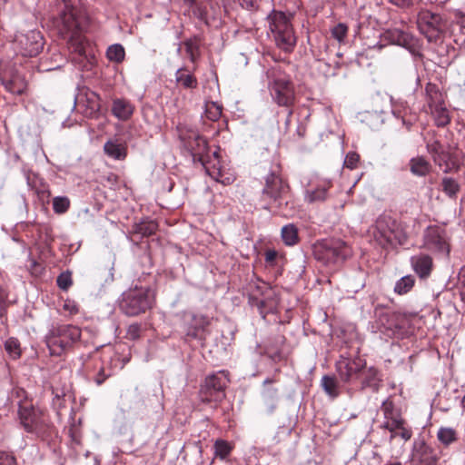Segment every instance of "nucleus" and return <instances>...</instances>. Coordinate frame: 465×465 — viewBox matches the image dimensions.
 <instances>
[{
    "instance_id": "aec40b11",
    "label": "nucleus",
    "mask_w": 465,
    "mask_h": 465,
    "mask_svg": "<svg viewBox=\"0 0 465 465\" xmlns=\"http://www.w3.org/2000/svg\"><path fill=\"white\" fill-rule=\"evenodd\" d=\"M412 270L420 279H427L433 269L432 258L426 253H419L411 257Z\"/></svg>"
},
{
    "instance_id": "c756f323",
    "label": "nucleus",
    "mask_w": 465,
    "mask_h": 465,
    "mask_svg": "<svg viewBox=\"0 0 465 465\" xmlns=\"http://www.w3.org/2000/svg\"><path fill=\"white\" fill-rule=\"evenodd\" d=\"M262 398L269 412H272L279 401L278 390L273 387H266L262 392Z\"/></svg>"
},
{
    "instance_id": "ddd939ff",
    "label": "nucleus",
    "mask_w": 465,
    "mask_h": 465,
    "mask_svg": "<svg viewBox=\"0 0 465 465\" xmlns=\"http://www.w3.org/2000/svg\"><path fill=\"white\" fill-rule=\"evenodd\" d=\"M228 383L225 371H219L205 378L201 387L200 397L204 402H218L224 397V389Z\"/></svg>"
},
{
    "instance_id": "0e129e2a",
    "label": "nucleus",
    "mask_w": 465,
    "mask_h": 465,
    "mask_svg": "<svg viewBox=\"0 0 465 465\" xmlns=\"http://www.w3.org/2000/svg\"><path fill=\"white\" fill-rule=\"evenodd\" d=\"M390 435V442H391L396 437H399L398 430H389Z\"/></svg>"
},
{
    "instance_id": "338daca9",
    "label": "nucleus",
    "mask_w": 465,
    "mask_h": 465,
    "mask_svg": "<svg viewBox=\"0 0 465 465\" xmlns=\"http://www.w3.org/2000/svg\"><path fill=\"white\" fill-rule=\"evenodd\" d=\"M292 111L289 110L288 111V114H287V118H286V121H285L286 127H288L290 123H291V116H292Z\"/></svg>"
},
{
    "instance_id": "bf43d9fd",
    "label": "nucleus",
    "mask_w": 465,
    "mask_h": 465,
    "mask_svg": "<svg viewBox=\"0 0 465 465\" xmlns=\"http://www.w3.org/2000/svg\"><path fill=\"white\" fill-rule=\"evenodd\" d=\"M252 306H257V308H258V309H259V311H260V313H261V314L262 315V317L264 318V317H265V314H264V312H263V311H262V308H263V306H264V301H263V300H258V299H256V300H254V301H252Z\"/></svg>"
},
{
    "instance_id": "c03bdc74",
    "label": "nucleus",
    "mask_w": 465,
    "mask_h": 465,
    "mask_svg": "<svg viewBox=\"0 0 465 465\" xmlns=\"http://www.w3.org/2000/svg\"><path fill=\"white\" fill-rule=\"evenodd\" d=\"M157 227V223L153 221L142 223L137 226V232L143 236H149L156 232Z\"/></svg>"
},
{
    "instance_id": "9b49d317",
    "label": "nucleus",
    "mask_w": 465,
    "mask_h": 465,
    "mask_svg": "<svg viewBox=\"0 0 465 465\" xmlns=\"http://www.w3.org/2000/svg\"><path fill=\"white\" fill-rule=\"evenodd\" d=\"M272 95L281 106L290 107L294 103V87L291 77L280 71H272Z\"/></svg>"
},
{
    "instance_id": "4d7b16f0",
    "label": "nucleus",
    "mask_w": 465,
    "mask_h": 465,
    "mask_svg": "<svg viewBox=\"0 0 465 465\" xmlns=\"http://www.w3.org/2000/svg\"><path fill=\"white\" fill-rule=\"evenodd\" d=\"M240 5L245 9H251L255 6L256 0H239Z\"/></svg>"
},
{
    "instance_id": "13d9d810",
    "label": "nucleus",
    "mask_w": 465,
    "mask_h": 465,
    "mask_svg": "<svg viewBox=\"0 0 465 465\" xmlns=\"http://www.w3.org/2000/svg\"><path fill=\"white\" fill-rule=\"evenodd\" d=\"M391 4L399 6V7H406L409 6L411 3V0H389Z\"/></svg>"
},
{
    "instance_id": "4468645a",
    "label": "nucleus",
    "mask_w": 465,
    "mask_h": 465,
    "mask_svg": "<svg viewBox=\"0 0 465 465\" xmlns=\"http://www.w3.org/2000/svg\"><path fill=\"white\" fill-rule=\"evenodd\" d=\"M422 247L433 252L448 255L450 245L446 230L438 225L428 226L423 232Z\"/></svg>"
},
{
    "instance_id": "5fc2aeb1",
    "label": "nucleus",
    "mask_w": 465,
    "mask_h": 465,
    "mask_svg": "<svg viewBox=\"0 0 465 465\" xmlns=\"http://www.w3.org/2000/svg\"><path fill=\"white\" fill-rule=\"evenodd\" d=\"M213 105L214 107V111L212 112L211 110H208V118L212 119L213 121H215L221 116L222 111L219 106H215L214 104Z\"/></svg>"
},
{
    "instance_id": "a211bd4d",
    "label": "nucleus",
    "mask_w": 465,
    "mask_h": 465,
    "mask_svg": "<svg viewBox=\"0 0 465 465\" xmlns=\"http://www.w3.org/2000/svg\"><path fill=\"white\" fill-rule=\"evenodd\" d=\"M438 453L424 441L417 442L413 446L411 465H437Z\"/></svg>"
},
{
    "instance_id": "b1692460",
    "label": "nucleus",
    "mask_w": 465,
    "mask_h": 465,
    "mask_svg": "<svg viewBox=\"0 0 465 465\" xmlns=\"http://www.w3.org/2000/svg\"><path fill=\"white\" fill-rule=\"evenodd\" d=\"M104 152L108 157L118 161L124 160L127 156L125 143L117 140H108L104 145Z\"/></svg>"
},
{
    "instance_id": "680f3d73",
    "label": "nucleus",
    "mask_w": 465,
    "mask_h": 465,
    "mask_svg": "<svg viewBox=\"0 0 465 465\" xmlns=\"http://www.w3.org/2000/svg\"><path fill=\"white\" fill-rule=\"evenodd\" d=\"M105 379H106V377L104 375L103 371H101L98 373V375H97V377H96V379H95V381H96V383H97L98 385H101V384L105 381Z\"/></svg>"
},
{
    "instance_id": "473e14b6",
    "label": "nucleus",
    "mask_w": 465,
    "mask_h": 465,
    "mask_svg": "<svg viewBox=\"0 0 465 465\" xmlns=\"http://www.w3.org/2000/svg\"><path fill=\"white\" fill-rule=\"evenodd\" d=\"M415 279L412 275H405L398 280L394 286V292L399 295L408 293L414 286Z\"/></svg>"
},
{
    "instance_id": "2f4dec72",
    "label": "nucleus",
    "mask_w": 465,
    "mask_h": 465,
    "mask_svg": "<svg viewBox=\"0 0 465 465\" xmlns=\"http://www.w3.org/2000/svg\"><path fill=\"white\" fill-rule=\"evenodd\" d=\"M5 88L14 94H22L26 89L25 82L18 76H15L9 80L2 79Z\"/></svg>"
},
{
    "instance_id": "3c124183",
    "label": "nucleus",
    "mask_w": 465,
    "mask_h": 465,
    "mask_svg": "<svg viewBox=\"0 0 465 465\" xmlns=\"http://www.w3.org/2000/svg\"><path fill=\"white\" fill-rule=\"evenodd\" d=\"M0 465H15V459L9 453L0 450Z\"/></svg>"
},
{
    "instance_id": "f257e3e1",
    "label": "nucleus",
    "mask_w": 465,
    "mask_h": 465,
    "mask_svg": "<svg viewBox=\"0 0 465 465\" xmlns=\"http://www.w3.org/2000/svg\"><path fill=\"white\" fill-rule=\"evenodd\" d=\"M262 197L268 201V209L273 210L282 216H292L294 213V203L289 184L281 176L279 164L272 166L264 177Z\"/></svg>"
},
{
    "instance_id": "0eeeda50",
    "label": "nucleus",
    "mask_w": 465,
    "mask_h": 465,
    "mask_svg": "<svg viewBox=\"0 0 465 465\" xmlns=\"http://www.w3.org/2000/svg\"><path fill=\"white\" fill-rule=\"evenodd\" d=\"M316 260L325 265L343 262L351 254L350 246L341 239H329L319 242L313 249Z\"/></svg>"
},
{
    "instance_id": "c9c22d12",
    "label": "nucleus",
    "mask_w": 465,
    "mask_h": 465,
    "mask_svg": "<svg viewBox=\"0 0 465 465\" xmlns=\"http://www.w3.org/2000/svg\"><path fill=\"white\" fill-rule=\"evenodd\" d=\"M437 438L445 446H449L458 439L456 430L448 427L440 428L437 433Z\"/></svg>"
},
{
    "instance_id": "c85d7f7f",
    "label": "nucleus",
    "mask_w": 465,
    "mask_h": 465,
    "mask_svg": "<svg viewBox=\"0 0 465 465\" xmlns=\"http://www.w3.org/2000/svg\"><path fill=\"white\" fill-rule=\"evenodd\" d=\"M281 235L285 245L293 246L299 242L298 228L293 223L284 225Z\"/></svg>"
},
{
    "instance_id": "de8ad7c7",
    "label": "nucleus",
    "mask_w": 465,
    "mask_h": 465,
    "mask_svg": "<svg viewBox=\"0 0 465 465\" xmlns=\"http://www.w3.org/2000/svg\"><path fill=\"white\" fill-rule=\"evenodd\" d=\"M60 289L66 291L73 283L70 273H61L56 280Z\"/></svg>"
},
{
    "instance_id": "412c9836",
    "label": "nucleus",
    "mask_w": 465,
    "mask_h": 465,
    "mask_svg": "<svg viewBox=\"0 0 465 465\" xmlns=\"http://www.w3.org/2000/svg\"><path fill=\"white\" fill-rule=\"evenodd\" d=\"M188 325V336L193 339L204 340L208 333L210 319L204 315H193Z\"/></svg>"
},
{
    "instance_id": "052dcab7",
    "label": "nucleus",
    "mask_w": 465,
    "mask_h": 465,
    "mask_svg": "<svg viewBox=\"0 0 465 465\" xmlns=\"http://www.w3.org/2000/svg\"><path fill=\"white\" fill-rule=\"evenodd\" d=\"M459 282L460 284V289L465 288V266L462 267L459 272Z\"/></svg>"
},
{
    "instance_id": "ea45409f",
    "label": "nucleus",
    "mask_w": 465,
    "mask_h": 465,
    "mask_svg": "<svg viewBox=\"0 0 465 465\" xmlns=\"http://www.w3.org/2000/svg\"><path fill=\"white\" fill-rule=\"evenodd\" d=\"M327 189H328V187L326 185H323V186L318 187L314 190L307 191L306 200L309 203L324 201L327 197Z\"/></svg>"
},
{
    "instance_id": "20e7f679",
    "label": "nucleus",
    "mask_w": 465,
    "mask_h": 465,
    "mask_svg": "<svg viewBox=\"0 0 465 465\" xmlns=\"http://www.w3.org/2000/svg\"><path fill=\"white\" fill-rule=\"evenodd\" d=\"M154 297L155 293L152 288L135 286L123 292L119 309L127 316H137L153 307Z\"/></svg>"
},
{
    "instance_id": "864d4df0",
    "label": "nucleus",
    "mask_w": 465,
    "mask_h": 465,
    "mask_svg": "<svg viewBox=\"0 0 465 465\" xmlns=\"http://www.w3.org/2000/svg\"><path fill=\"white\" fill-rule=\"evenodd\" d=\"M139 331H140V327L139 325L137 324H133V325H130L129 328H128V335L132 338V339H136L138 336H139Z\"/></svg>"
},
{
    "instance_id": "e433bc0d",
    "label": "nucleus",
    "mask_w": 465,
    "mask_h": 465,
    "mask_svg": "<svg viewBox=\"0 0 465 465\" xmlns=\"http://www.w3.org/2000/svg\"><path fill=\"white\" fill-rule=\"evenodd\" d=\"M124 48L120 44L112 45L107 48L106 56L112 62L121 63L124 61Z\"/></svg>"
},
{
    "instance_id": "393cba45",
    "label": "nucleus",
    "mask_w": 465,
    "mask_h": 465,
    "mask_svg": "<svg viewBox=\"0 0 465 465\" xmlns=\"http://www.w3.org/2000/svg\"><path fill=\"white\" fill-rule=\"evenodd\" d=\"M112 113L119 120L125 121L132 116L134 106L129 101L117 98L113 101Z\"/></svg>"
},
{
    "instance_id": "6ab92c4d",
    "label": "nucleus",
    "mask_w": 465,
    "mask_h": 465,
    "mask_svg": "<svg viewBox=\"0 0 465 465\" xmlns=\"http://www.w3.org/2000/svg\"><path fill=\"white\" fill-rule=\"evenodd\" d=\"M388 308L377 306L374 310L375 324L379 331L389 337L395 336L394 314Z\"/></svg>"
},
{
    "instance_id": "bb28decb",
    "label": "nucleus",
    "mask_w": 465,
    "mask_h": 465,
    "mask_svg": "<svg viewBox=\"0 0 465 465\" xmlns=\"http://www.w3.org/2000/svg\"><path fill=\"white\" fill-rule=\"evenodd\" d=\"M175 80L178 84L186 89H194L198 84L196 77L185 68H179L176 71Z\"/></svg>"
},
{
    "instance_id": "58836bf2",
    "label": "nucleus",
    "mask_w": 465,
    "mask_h": 465,
    "mask_svg": "<svg viewBox=\"0 0 465 465\" xmlns=\"http://www.w3.org/2000/svg\"><path fill=\"white\" fill-rule=\"evenodd\" d=\"M381 411L383 414L384 420L401 416V411L395 408L394 403L390 399H386L382 402L381 406Z\"/></svg>"
},
{
    "instance_id": "39448f33",
    "label": "nucleus",
    "mask_w": 465,
    "mask_h": 465,
    "mask_svg": "<svg viewBox=\"0 0 465 465\" xmlns=\"http://www.w3.org/2000/svg\"><path fill=\"white\" fill-rule=\"evenodd\" d=\"M81 338V330L71 324L54 325L46 335L50 353L60 356L70 350Z\"/></svg>"
},
{
    "instance_id": "7ed1b4c3",
    "label": "nucleus",
    "mask_w": 465,
    "mask_h": 465,
    "mask_svg": "<svg viewBox=\"0 0 465 465\" xmlns=\"http://www.w3.org/2000/svg\"><path fill=\"white\" fill-rule=\"evenodd\" d=\"M370 234L371 241L381 248L402 245L407 241V234L402 226L389 215H381L370 230Z\"/></svg>"
},
{
    "instance_id": "4be33fe9",
    "label": "nucleus",
    "mask_w": 465,
    "mask_h": 465,
    "mask_svg": "<svg viewBox=\"0 0 465 465\" xmlns=\"http://www.w3.org/2000/svg\"><path fill=\"white\" fill-rule=\"evenodd\" d=\"M381 381L378 370L374 367L367 368L365 365V367L361 371L358 387H355V389L364 390L366 388H370L373 391H377L380 387Z\"/></svg>"
},
{
    "instance_id": "1a4fd4ad",
    "label": "nucleus",
    "mask_w": 465,
    "mask_h": 465,
    "mask_svg": "<svg viewBox=\"0 0 465 465\" xmlns=\"http://www.w3.org/2000/svg\"><path fill=\"white\" fill-rule=\"evenodd\" d=\"M417 25L429 42H436L445 31L446 21L438 13L421 9L417 15Z\"/></svg>"
},
{
    "instance_id": "37998d69",
    "label": "nucleus",
    "mask_w": 465,
    "mask_h": 465,
    "mask_svg": "<svg viewBox=\"0 0 465 465\" xmlns=\"http://www.w3.org/2000/svg\"><path fill=\"white\" fill-rule=\"evenodd\" d=\"M348 34V26L343 23H339L331 29V35L339 43H343Z\"/></svg>"
},
{
    "instance_id": "f704fd0d",
    "label": "nucleus",
    "mask_w": 465,
    "mask_h": 465,
    "mask_svg": "<svg viewBox=\"0 0 465 465\" xmlns=\"http://www.w3.org/2000/svg\"><path fill=\"white\" fill-rule=\"evenodd\" d=\"M395 336L402 337L410 325L409 318L406 314L396 312L394 314Z\"/></svg>"
},
{
    "instance_id": "a18cd8bd",
    "label": "nucleus",
    "mask_w": 465,
    "mask_h": 465,
    "mask_svg": "<svg viewBox=\"0 0 465 465\" xmlns=\"http://www.w3.org/2000/svg\"><path fill=\"white\" fill-rule=\"evenodd\" d=\"M404 420H405L401 416L391 420H383L381 423L380 428L386 430H398Z\"/></svg>"
},
{
    "instance_id": "7c9ffc66",
    "label": "nucleus",
    "mask_w": 465,
    "mask_h": 465,
    "mask_svg": "<svg viewBox=\"0 0 465 465\" xmlns=\"http://www.w3.org/2000/svg\"><path fill=\"white\" fill-rule=\"evenodd\" d=\"M233 450V445L227 440L218 439L214 441L213 450L214 458L222 460L227 459Z\"/></svg>"
},
{
    "instance_id": "72a5a7b5",
    "label": "nucleus",
    "mask_w": 465,
    "mask_h": 465,
    "mask_svg": "<svg viewBox=\"0 0 465 465\" xmlns=\"http://www.w3.org/2000/svg\"><path fill=\"white\" fill-rule=\"evenodd\" d=\"M434 163L438 164L444 173L450 172L454 167L451 154L443 150L439 155H435Z\"/></svg>"
},
{
    "instance_id": "a878e982",
    "label": "nucleus",
    "mask_w": 465,
    "mask_h": 465,
    "mask_svg": "<svg viewBox=\"0 0 465 465\" xmlns=\"http://www.w3.org/2000/svg\"><path fill=\"white\" fill-rule=\"evenodd\" d=\"M430 163L422 156L414 157L410 160V170L414 175L425 176L430 172Z\"/></svg>"
},
{
    "instance_id": "774afa93",
    "label": "nucleus",
    "mask_w": 465,
    "mask_h": 465,
    "mask_svg": "<svg viewBox=\"0 0 465 465\" xmlns=\"http://www.w3.org/2000/svg\"><path fill=\"white\" fill-rule=\"evenodd\" d=\"M62 396H64V393H62V394H59L58 392L55 393V398L54 399H56L57 401H58V408L62 407V403L60 402Z\"/></svg>"
},
{
    "instance_id": "e2e57ef3",
    "label": "nucleus",
    "mask_w": 465,
    "mask_h": 465,
    "mask_svg": "<svg viewBox=\"0 0 465 465\" xmlns=\"http://www.w3.org/2000/svg\"><path fill=\"white\" fill-rule=\"evenodd\" d=\"M64 309L69 311L71 313H76L78 311L74 304H70V303H65Z\"/></svg>"
},
{
    "instance_id": "f8f14e48",
    "label": "nucleus",
    "mask_w": 465,
    "mask_h": 465,
    "mask_svg": "<svg viewBox=\"0 0 465 465\" xmlns=\"http://www.w3.org/2000/svg\"><path fill=\"white\" fill-rule=\"evenodd\" d=\"M366 361L357 357L354 359L341 356L340 360L336 362V371L340 380L351 387V390L358 387L360 381L361 371L365 367Z\"/></svg>"
},
{
    "instance_id": "f3484780",
    "label": "nucleus",
    "mask_w": 465,
    "mask_h": 465,
    "mask_svg": "<svg viewBox=\"0 0 465 465\" xmlns=\"http://www.w3.org/2000/svg\"><path fill=\"white\" fill-rule=\"evenodd\" d=\"M15 42L23 56H36L44 47L43 36L37 30H30L17 35Z\"/></svg>"
},
{
    "instance_id": "cd10ccee",
    "label": "nucleus",
    "mask_w": 465,
    "mask_h": 465,
    "mask_svg": "<svg viewBox=\"0 0 465 465\" xmlns=\"http://www.w3.org/2000/svg\"><path fill=\"white\" fill-rule=\"evenodd\" d=\"M321 386L324 392L331 399L340 395V384L334 376L324 375L321 380Z\"/></svg>"
},
{
    "instance_id": "a19ab883",
    "label": "nucleus",
    "mask_w": 465,
    "mask_h": 465,
    "mask_svg": "<svg viewBox=\"0 0 465 465\" xmlns=\"http://www.w3.org/2000/svg\"><path fill=\"white\" fill-rule=\"evenodd\" d=\"M5 349L9 356L13 359H18L21 355L20 342L15 338H9L5 342Z\"/></svg>"
},
{
    "instance_id": "9d476101",
    "label": "nucleus",
    "mask_w": 465,
    "mask_h": 465,
    "mask_svg": "<svg viewBox=\"0 0 465 465\" xmlns=\"http://www.w3.org/2000/svg\"><path fill=\"white\" fill-rule=\"evenodd\" d=\"M180 139L183 147L193 157V163H200L206 169L209 175L218 181V178L214 176L205 165V155L208 152L207 141L194 131H181Z\"/></svg>"
},
{
    "instance_id": "423d86ee",
    "label": "nucleus",
    "mask_w": 465,
    "mask_h": 465,
    "mask_svg": "<svg viewBox=\"0 0 465 465\" xmlns=\"http://www.w3.org/2000/svg\"><path fill=\"white\" fill-rule=\"evenodd\" d=\"M268 20L270 31L276 45L286 53L292 52L296 45V36L290 16L283 12L273 11Z\"/></svg>"
},
{
    "instance_id": "49530a36",
    "label": "nucleus",
    "mask_w": 465,
    "mask_h": 465,
    "mask_svg": "<svg viewBox=\"0 0 465 465\" xmlns=\"http://www.w3.org/2000/svg\"><path fill=\"white\" fill-rule=\"evenodd\" d=\"M360 161V155L355 152H349L344 159L343 165L346 168L353 170L357 167Z\"/></svg>"
},
{
    "instance_id": "6e6552de",
    "label": "nucleus",
    "mask_w": 465,
    "mask_h": 465,
    "mask_svg": "<svg viewBox=\"0 0 465 465\" xmlns=\"http://www.w3.org/2000/svg\"><path fill=\"white\" fill-rule=\"evenodd\" d=\"M20 423L28 433L44 439L49 430L50 423L46 414L31 405H20L18 411Z\"/></svg>"
},
{
    "instance_id": "79ce46f5",
    "label": "nucleus",
    "mask_w": 465,
    "mask_h": 465,
    "mask_svg": "<svg viewBox=\"0 0 465 465\" xmlns=\"http://www.w3.org/2000/svg\"><path fill=\"white\" fill-rule=\"evenodd\" d=\"M70 206V201L65 196H57L53 199V209L55 213H64Z\"/></svg>"
},
{
    "instance_id": "6e6d98bb",
    "label": "nucleus",
    "mask_w": 465,
    "mask_h": 465,
    "mask_svg": "<svg viewBox=\"0 0 465 465\" xmlns=\"http://www.w3.org/2000/svg\"><path fill=\"white\" fill-rule=\"evenodd\" d=\"M277 252L274 250H267L265 252V261L268 263H272L275 261Z\"/></svg>"
},
{
    "instance_id": "09e8293b",
    "label": "nucleus",
    "mask_w": 465,
    "mask_h": 465,
    "mask_svg": "<svg viewBox=\"0 0 465 465\" xmlns=\"http://www.w3.org/2000/svg\"><path fill=\"white\" fill-rule=\"evenodd\" d=\"M399 437H401L404 441H408L412 437V430L408 426L406 420L402 422V424L398 429Z\"/></svg>"
},
{
    "instance_id": "603ef678",
    "label": "nucleus",
    "mask_w": 465,
    "mask_h": 465,
    "mask_svg": "<svg viewBox=\"0 0 465 465\" xmlns=\"http://www.w3.org/2000/svg\"><path fill=\"white\" fill-rule=\"evenodd\" d=\"M6 299L7 292L0 285V316H3L5 312L6 308Z\"/></svg>"
},
{
    "instance_id": "f03ea898",
    "label": "nucleus",
    "mask_w": 465,
    "mask_h": 465,
    "mask_svg": "<svg viewBox=\"0 0 465 465\" xmlns=\"http://www.w3.org/2000/svg\"><path fill=\"white\" fill-rule=\"evenodd\" d=\"M60 35L67 40L69 48L81 57H86V43L83 35L84 19L77 9L64 4L58 23Z\"/></svg>"
},
{
    "instance_id": "dca6fc26",
    "label": "nucleus",
    "mask_w": 465,
    "mask_h": 465,
    "mask_svg": "<svg viewBox=\"0 0 465 465\" xmlns=\"http://www.w3.org/2000/svg\"><path fill=\"white\" fill-rule=\"evenodd\" d=\"M100 96L89 88L83 87L74 97V107L87 118H97L101 109Z\"/></svg>"
},
{
    "instance_id": "69168bd1",
    "label": "nucleus",
    "mask_w": 465,
    "mask_h": 465,
    "mask_svg": "<svg viewBox=\"0 0 465 465\" xmlns=\"http://www.w3.org/2000/svg\"><path fill=\"white\" fill-rule=\"evenodd\" d=\"M186 51L190 54L191 60L193 61L194 56H193V54L192 51V44L191 43H186Z\"/></svg>"
},
{
    "instance_id": "8fccbe9b",
    "label": "nucleus",
    "mask_w": 465,
    "mask_h": 465,
    "mask_svg": "<svg viewBox=\"0 0 465 465\" xmlns=\"http://www.w3.org/2000/svg\"><path fill=\"white\" fill-rule=\"evenodd\" d=\"M427 150L434 159L435 155H439L444 150V148L438 141H433L427 143Z\"/></svg>"
},
{
    "instance_id": "2eb2a0df",
    "label": "nucleus",
    "mask_w": 465,
    "mask_h": 465,
    "mask_svg": "<svg viewBox=\"0 0 465 465\" xmlns=\"http://www.w3.org/2000/svg\"><path fill=\"white\" fill-rule=\"evenodd\" d=\"M428 104L431 114L434 116L435 123L439 127H444L450 122L449 112L444 105L441 93L434 84H429L426 86Z\"/></svg>"
},
{
    "instance_id": "4c0bfd02",
    "label": "nucleus",
    "mask_w": 465,
    "mask_h": 465,
    "mask_svg": "<svg viewBox=\"0 0 465 465\" xmlns=\"http://www.w3.org/2000/svg\"><path fill=\"white\" fill-rule=\"evenodd\" d=\"M442 191L450 198H455L460 192V185L456 180L450 177H444L441 181Z\"/></svg>"
},
{
    "instance_id": "5701e85b",
    "label": "nucleus",
    "mask_w": 465,
    "mask_h": 465,
    "mask_svg": "<svg viewBox=\"0 0 465 465\" xmlns=\"http://www.w3.org/2000/svg\"><path fill=\"white\" fill-rule=\"evenodd\" d=\"M382 37L391 44L403 47H408L412 45V36L408 32L399 28L386 30Z\"/></svg>"
}]
</instances>
